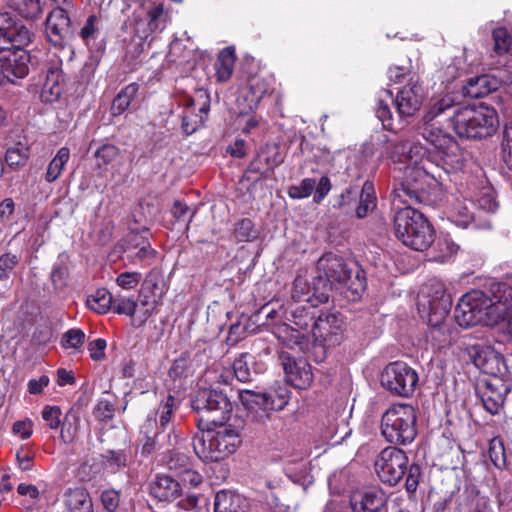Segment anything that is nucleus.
Segmentation results:
<instances>
[{
	"label": "nucleus",
	"instance_id": "obj_47",
	"mask_svg": "<svg viewBox=\"0 0 512 512\" xmlns=\"http://www.w3.org/2000/svg\"><path fill=\"white\" fill-rule=\"evenodd\" d=\"M234 237L239 242H250L258 237V232L254 229L253 222L245 218L236 223Z\"/></svg>",
	"mask_w": 512,
	"mask_h": 512
},
{
	"label": "nucleus",
	"instance_id": "obj_38",
	"mask_svg": "<svg viewBox=\"0 0 512 512\" xmlns=\"http://www.w3.org/2000/svg\"><path fill=\"white\" fill-rule=\"evenodd\" d=\"M460 246L449 235H441L436 242L433 260L438 263H446L452 260L458 253Z\"/></svg>",
	"mask_w": 512,
	"mask_h": 512
},
{
	"label": "nucleus",
	"instance_id": "obj_24",
	"mask_svg": "<svg viewBox=\"0 0 512 512\" xmlns=\"http://www.w3.org/2000/svg\"><path fill=\"white\" fill-rule=\"evenodd\" d=\"M318 270L324 273L323 279L327 281L329 291L334 283L344 284L351 276L343 258L333 253H327L319 259Z\"/></svg>",
	"mask_w": 512,
	"mask_h": 512
},
{
	"label": "nucleus",
	"instance_id": "obj_15",
	"mask_svg": "<svg viewBox=\"0 0 512 512\" xmlns=\"http://www.w3.org/2000/svg\"><path fill=\"white\" fill-rule=\"evenodd\" d=\"M45 33L48 41L58 49L70 47L74 30L67 11L61 7L53 9L46 18Z\"/></svg>",
	"mask_w": 512,
	"mask_h": 512
},
{
	"label": "nucleus",
	"instance_id": "obj_18",
	"mask_svg": "<svg viewBox=\"0 0 512 512\" xmlns=\"http://www.w3.org/2000/svg\"><path fill=\"white\" fill-rule=\"evenodd\" d=\"M29 55L20 48H0V83L3 79L15 82L24 78L28 72Z\"/></svg>",
	"mask_w": 512,
	"mask_h": 512
},
{
	"label": "nucleus",
	"instance_id": "obj_26",
	"mask_svg": "<svg viewBox=\"0 0 512 512\" xmlns=\"http://www.w3.org/2000/svg\"><path fill=\"white\" fill-rule=\"evenodd\" d=\"M150 494L160 502H173L182 494L180 483L167 475H160L150 484Z\"/></svg>",
	"mask_w": 512,
	"mask_h": 512
},
{
	"label": "nucleus",
	"instance_id": "obj_56",
	"mask_svg": "<svg viewBox=\"0 0 512 512\" xmlns=\"http://www.w3.org/2000/svg\"><path fill=\"white\" fill-rule=\"evenodd\" d=\"M99 19L95 15H90L80 30L81 39L88 44L95 40L99 31Z\"/></svg>",
	"mask_w": 512,
	"mask_h": 512
},
{
	"label": "nucleus",
	"instance_id": "obj_53",
	"mask_svg": "<svg viewBox=\"0 0 512 512\" xmlns=\"http://www.w3.org/2000/svg\"><path fill=\"white\" fill-rule=\"evenodd\" d=\"M167 466L169 470L174 471L178 476H180L184 470H187L190 467V460L184 453L173 452L167 460Z\"/></svg>",
	"mask_w": 512,
	"mask_h": 512
},
{
	"label": "nucleus",
	"instance_id": "obj_44",
	"mask_svg": "<svg viewBox=\"0 0 512 512\" xmlns=\"http://www.w3.org/2000/svg\"><path fill=\"white\" fill-rule=\"evenodd\" d=\"M253 325H255V321L252 320V317L242 315L236 323L230 326L228 339L232 342L239 341L246 333H253L256 330Z\"/></svg>",
	"mask_w": 512,
	"mask_h": 512
},
{
	"label": "nucleus",
	"instance_id": "obj_30",
	"mask_svg": "<svg viewBox=\"0 0 512 512\" xmlns=\"http://www.w3.org/2000/svg\"><path fill=\"white\" fill-rule=\"evenodd\" d=\"M475 205L472 200L457 199L448 211V219L458 227L467 228L473 223Z\"/></svg>",
	"mask_w": 512,
	"mask_h": 512
},
{
	"label": "nucleus",
	"instance_id": "obj_11",
	"mask_svg": "<svg viewBox=\"0 0 512 512\" xmlns=\"http://www.w3.org/2000/svg\"><path fill=\"white\" fill-rule=\"evenodd\" d=\"M239 398L247 409V418L255 423L264 424L271 419L273 411L283 410L289 402V391L281 388L278 391L255 392L240 391Z\"/></svg>",
	"mask_w": 512,
	"mask_h": 512
},
{
	"label": "nucleus",
	"instance_id": "obj_7",
	"mask_svg": "<svg viewBox=\"0 0 512 512\" xmlns=\"http://www.w3.org/2000/svg\"><path fill=\"white\" fill-rule=\"evenodd\" d=\"M425 92L422 85L411 79L396 95L394 104L401 117L413 116L422 106ZM393 101L392 92L383 90L376 105V116L387 130H393L392 114L389 102Z\"/></svg>",
	"mask_w": 512,
	"mask_h": 512
},
{
	"label": "nucleus",
	"instance_id": "obj_45",
	"mask_svg": "<svg viewBox=\"0 0 512 512\" xmlns=\"http://www.w3.org/2000/svg\"><path fill=\"white\" fill-rule=\"evenodd\" d=\"M202 114H207V109L203 106L200 108V114L187 109L182 116V130L186 135H191L200 128L204 123Z\"/></svg>",
	"mask_w": 512,
	"mask_h": 512
},
{
	"label": "nucleus",
	"instance_id": "obj_46",
	"mask_svg": "<svg viewBox=\"0 0 512 512\" xmlns=\"http://www.w3.org/2000/svg\"><path fill=\"white\" fill-rule=\"evenodd\" d=\"M33 33L23 24L15 20L6 41L12 42L18 47L29 44L32 40Z\"/></svg>",
	"mask_w": 512,
	"mask_h": 512
},
{
	"label": "nucleus",
	"instance_id": "obj_57",
	"mask_svg": "<svg viewBox=\"0 0 512 512\" xmlns=\"http://www.w3.org/2000/svg\"><path fill=\"white\" fill-rule=\"evenodd\" d=\"M247 354H241L233 362V372L237 380L247 382L250 380L251 372L247 362Z\"/></svg>",
	"mask_w": 512,
	"mask_h": 512
},
{
	"label": "nucleus",
	"instance_id": "obj_8",
	"mask_svg": "<svg viewBox=\"0 0 512 512\" xmlns=\"http://www.w3.org/2000/svg\"><path fill=\"white\" fill-rule=\"evenodd\" d=\"M417 414L409 404L390 406L381 418V434L392 444L406 445L414 441L417 435Z\"/></svg>",
	"mask_w": 512,
	"mask_h": 512
},
{
	"label": "nucleus",
	"instance_id": "obj_9",
	"mask_svg": "<svg viewBox=\"0 0 512 512\" xmlns=\"http://www.w3.org/2000/svg\"><path fill=\"white\" fill-rule=\"evenodd\" d=\"M219 426L218 430L208 429L195 437L193 448L200 459L218 462L234 453L240 444V436L235 429L223 424Z\"/></svg>",
	"mask_w": 512,
	"mask_h": 512
},
{
	"label": "nucleus",
	"instance_id": "obj_64",
	"mask_svg": "<svg viewBox=\"0 0 512 512\" xmlns=\"http://www.w3.org/2000/svg\"><path fill=\"white\" fill-rule=\"evenodd\" d=\"M141 280V274L138 272H123L118 275L116 282L123 289L135 288Z\"/></svg>",
	"mask_w": 512,
	"mask_h": 512
},
{
	"label": "nucleus",
	"instance_id": "obj_62",
	"mask_svg": "<svg viewBox=\"0 0 512 512\" xmlns=\"http://www.w3.org/2000/svg\"><path fill=\"white\" fill-rule=\"evenodd\" d=\"M407 476L405 481V488L408 493H414L417 490L419 479L421 477V469L417 464L407 466Z\"/></svg>",
	"mask_w": 512,
	"mask_h": 512
},
{
	"label": "nucleus",
	"instance_id": "obj_5",
	"mask_svg": "<svg viewBox=\"0 0 512 512\" xmlns=\"http://www.w3.org/2000/svg\"><path fill=\"white\" fill-rule=\"evenodd\" d=\"M450 122L459 137L480 139L496 131L498 116L493 108L484 104L467 105L457 107Z\"/></svg>",
	"mask_w": 512,
	"mask_h": 512
},
{
	"label": "nucleus",
	"instance_id": "obj_50",
	"mask_svg": "<svg viewBox=\"0 0 512 512\" xmlns=\"http://www.w3.org/2000/svg\"><path fill=\"white\" fill-rule=\"evenodd\" d=\"M103 463L115 472L127 464V453L124 450H109L102 455Z\"/></svg>",
	"mask_w": 512,
	"mask_h": 512
},
{
	"label": "nucleus",
	"instance_id": "obj_52",
	"mask_svg": "<svg viewBox=\"0 0 512 512\" xmlns=\"http://www.w3.org/2000/svg\"><path fill=\"white\" fill-rule=\"evenodd\" d=\"M29 158V149L25 146H15L7 150L5 160L10 167L23 165Z\"/></svg>",
	"mask_w": 512,
	"mask_h": 512
},
{
	"label": "nucleus",
	"instance_id": "obj_17",
	"mask_svg": "<svg viewBox=\"0 0 512 512\" xmlns=\"http://www.w3.org/2000/svg\"><path fill=\"white\" fill-rule=\"evenodd\" d=\"M344 321L335 313H321L313 323L311 334L315 341L327 347L339 345L343 338Z\"/></svg>",
	"mask_w": 512,
	"mask_h": 512
},
{
	"label": "nucleus",
	"instance_id": "obj_61",
	"mask_svg": "<svg viewBox=\"0 0 512 512\" xmlns=\"http://www.w3.org/2000/svg\"><path fill=\"white\" fill-rule=\"evenodd\" d=\"M502 158L507 167L512 170V125L507 126L502 141Z\"/></svg>",
	"mask_w": 512,
	"mask_h": 512
},
{
	"label": "nucleus",
	"instance_id": "obj_55",
	"mask_svg": "<svg viewBox=\"0 0 512 512\" xmlns=\"http://www.w3.org/2000/svg\"><path fill=\"white\" fill-rule=\"evenodd\" d=\"M316 186L315 179L306 178L301 181L297 186H292L289 189V196L294 199L306 198L311 195Z\"/></svg>",
	"mask_w": 512,
	"mask_h": 512
},
{
	"label": "nucleus",
	"instance_id": "obj_14",
	"mask_svg": "<svg viewBox=\"0 0 512 512\" xmlns=\"http://www.w3.org/2000/svg\"><path fill=\"white\" fill-rule=\"evenodd\" d=\"M408 457L397 447H386L375 461V471L379 479L386 484L395 485L405 475Z\"/></svg>",
	"mask_w": 512,
	"mask_h": 512
},
{
	"label": "nucleus",
	"instance_id": "obj_48",
	"mask_svg": "<svg viewBox=\"0 0 512 512\" xmlns=\"http://www.w3.org/2000/svg\"><path fill=\"white\" fill-rule=\"evenodd\" d=\"M148 25L151 31H162L166 26L167 14L162 4H154L148 10Z\"/></svg>",
	"mask_w": 512,
	"mask_h": 512
},
{
	"label": "nucleus",
	"instance_id": "obj_2",
	"mask_svg": "<svg viewBox=\"0 0 512 512\" xmlns=\"http://www.w3.org/2000/svg\"><path fill=\"white\" fill-rule=\"evenodd\" d=\"M489 292L491 295L472 290L462 296L454 311L459 326L493 325L506 317L512 308V289L505 283H494Z\"/></svg>",
	"mask_w": 512,
	"mask_h": 512
},
{
	"label": "nucleus",
	"instance_id": "obj_3",
	"mask_svg": "<svg viewBox=\"0 0 512 512\" xmlns=\"http://www.w3.org/2000/svg\"><path fill=\"white\" fill-rule=\"evenodd\" d=\"M452 300L444 284L432 280L425 284L418 294L417 310L421 319L429 326V337L438 348L450 345L453 340L449 312Z\"/></svg>",
	"mask_w": 512,
	"mask_h": 512
},
{
	"label": "nucleus",
	"instance_id": "obj_36",
	"mask_svg": "<svg viewBox=\"0 0 512 512\" xmlns=\"http://www.w3.org/2000/svg\"><path fill=\"white\" fill-rule=\"evenodd\" d=\"M138 90L139 85L137 83H130L125 86L113 99L110 108L111 115L119 116L123 114L136 97Z\"/></svg>",
	"mask_w": 512,
	"mask_h": 512
},
{
	"label": "nucleus",
	"instance_id": "obj_39",
	"mask_svg": "<svg viewBox=\"0 0 512 512\" xmlns=\"http://www.w3.org/2000/svg\"><path fill=\"white\" fill-rule=\"evenodd\" d=\"M70 159V150L67 147L60 148L50 161L44 179L48 183L56 181L62 174L65 165Z\"/></svg>",
	"mask_w": 512,
	"mask_h": 512
},
{
	"label": "nucleus",
	"instance_id": "obj_31",
	"mask_svg": "<svg viewBox=\"0 0 512 512\" xmlns=\"http://www.w3.org/2000/svg\"><path fill=\"white\" fill-rule=\"evenodd\" d=\"M157 304L158 301L153 295L142 291L139 294V299L136 301L135 312L131 319L132 325L134 327L143 326L155 312Z\"/></svg>",
	"mask_w": 512,
	"mask_h": 512
},
{
	"label": "nucleus",
	"instance_id": "obj_29",
	"mask_svg": "<svg viewBox=\"0 0 512 512\" xmlns=\"http://www.w3.org/2000/svg\"><path fill=\"white\" fill-rule=\"evenodd\" d=\"M497 88L498 83L495 79L488 75H480L471 77L466 85L462 87V93L470 98H481L497 90Z\"/></svg>",
	"mask_w": 512,
	"mask_h": 512
},
{
	"label": "nucleus",
	"instance_id": "obj_6",
	"mask_svg": "<svg viewBox=\"0 0 512 512\" xmlns=\"http://www.w3.org/2000/svg\"><path fill=\"white\" fill-rule=\"evenodd\" d=\"M396 237L415 251L428 249L435 240V231L427 218L419 211L405 207L394 217Z\"/></svg>",
	"mask_w": 512,
	"mask_h": 512
},
{
	"label": "nucleus",
	"instance_id": "obj_43",
	"mask_svg": "<svg viewBox=\"0 0 512 512\" xmlns=\"http://www.w3.org/2000/svg\"><path fill=\"white\" fill-rule=\"evenodd\" d=\"M176 407L177 404L175 397L172 395H168L164 400L161 401L155 413V417H149L152 419H156L157 424L159 423V427L164 430L167 424L170 423L173 411L176 409Z\"/></svg>",
	"mask_w": 512,
	"mask_h": 512
},
{
	"label": "nucleus",
	"instance_id": "obj_33",
	"mask_svg": "<svg viewBox=\"0 0 512 512\" xmlns=\"http://www.w3.org/2000/svg\"><path fill=\"white\" fill-rule=\"evenodd\" d=\"M235 53L231 47L222 49L215 62V75L220 82L228 81L233 73L235 64Z\"/></svg>",
	"mask_w": 512,
	"mask_h": 512
},
{
	"label": "nucleus",
	"instance_id": "obj_60",
	"mask_svg": "<svg viewBox=\"0 0 512 512\" xmlns=\"http://www.w3.org/2000/svg\"><path fill=\"white\" fill-rule=\"evenodd\" d=\"M136 301L130 297L116 298L113 301V310L118 314H124L132 318L135 312Z\"/></svg>",
	"mask_w": 512,
	"mask_h": 512
},
{
	"label": "nucleus",
	"instance_id": "obj_25",
	"mask_svg": "<svg viewBox=\"0 0 512 512\" xmlns=\"http://www.w3.org/2000/svg\"><path fill=\"white\" fill-rule=\"evenodd\" d=\"M385 501L384 492L378 488L355 492L350 500L354 512H379Z\"/></svg>",
	"mask_w": 512,
	"mask_h": 512
},
{
	"label": "nucleus",
	"instance_id": "obj_37",
	"mask_svg": "<svg viewBox=\"0 0 512 512\" xmlns=\"http://www.w3.org/2000/svg\"><path fill=\"white\" fill-rule=\"evenodd\" d=\"M275 336L286 346L293 348L295 345L301 346L309 335L300 331L296 327L283 323L274 330Z\"/></svg>",
	"mask_w": 512,
	"mask_h": 512
},
{
	"label": "nucleus",
	"instance_id": "obj_27",
	"mask_svg": "<svg viewBox=\"0 0 512 512\" xmlns=\"http://www.w3.org/2000/svg\"><path fill=\"white\" fill-rule=\"evenodd\" d=\"M498 384L488 382L485 390L481 394V401L484 409L491 415L498 414L504 405L505 395L509 392V388L501 380H497Z\"/></svg>",
	"mask_w": 512,
	"mask_h": 512
},
{
	"label": "nucleus",
	"instance_id": "obj_12",
	"mask_svg": "<svg viewBox=\"0 0 512 512\" xmlns=\"http://www.w3.org/2000/svg\"><path fill=\"white\" fill-rule=\"evenodd\" d=\"M192 408L202 419L215 426L224 424L232 410L227 396L221 391L210 388H200L192 400Z\"/></svg>",
	"mask_w": 512,
	"mask_h": 512
},
{
	"label": "nucleus",
	"instance_id": "obj_34",
	"mask_svg": "<svg viewBox=\"0 0 512 512\" xmlns=\"http://www.w3.org/2000/svg\"><path fill=\"white\" fill-rule=\"evenodd\" d=\"M61 79L62 75L59 69L52 68L48 70L46 80L41 91V98L43 101L51 103L60 97L62 93V86L60 84Z\"/></svg>",
	"mask_w": 512,
	"mask_h": 512
},
{
	"label": "nucleus",
	"instance_id": "obj_51",
	"mask_svg": "<svg viewBox=\"0 0 512 512\" xmlns=\"http://www.w3.org/2000/svg\"><path fill=\"white\" fill-rule=\"evenodd\" d=\"M494 49L498 54L512 52V36L505 28H497L493 31Z\"/></svg>",
	"mask_w": 512,
	"mask_h": 512
},
{
	"label": "nucleus",
	"instance_id": "obj_19",
	"mask_svg": "<svg viewBox=\"0 0 512 512\" xmlns=\"http://www.w3.org/2000/svg\"><path fill=\"white\" fill-rule=\"evenodd\" d=\"M357 198H359V203L356 208V215L358 218H365L377 206L374 184L365 181L361 190L357 187L346 188L340 195L339 205H350Z\"/></svg>",
	"mask_w": 512,
	"mask_h": 512
},
{
	"label": "nucleus",
	"instance_id": "obj_1",
	"mask_svg": "<svg viewBox=\"0 0 512 512\" xmlns=\"http://www.w3.org/2000/svg\"><path fill=\"white\" fill-rule=\"evenodd\" d=\"M489 292L491 295L472 290L462 296L454 311L459 326L493 325L506 317L512 308V289L505 283H494Z\"/></svg>",
	"mask_w": 512,
	"mask_h": 512
},
{
	"label": "nucleus",
	"instance_id": "obj_21",
	"mask_svg": "<svg viewBox=\"0 0 512 512\" xmlns=\"http://www.w3.org/2000/svg\"><path fill=\"white\" fill-rule=\"evenodd\" d=\"M268 86L264 79L253 77L239 89L236 106L238 114H248L254 111L261 99L267 93Z\"/></svg>",
	"mask_w": 512,
	"mask_h": 512
},
{
	"label": "nucleus",
	"instance_id": "obj_41",
	"mask_svg": "<svg viewBox=\"0 0 512 512\" xmlns=\"http://www.w3.org/2000/svg\"><path fill=\"white\" fill-rule=\"evenodd\" d=\"M315 320L316 319L314 314L309 312L306 307H302L301 309L296 308L294 311H292V319L290 320V325L296 327L305 334L310 335Z\"/></svg>",
	"mask_w": 512,
	"mask_h": 512
},
{
	"label": "nucleus",
	"instance_id": "obj_54",
	"mask_svg": "<svg viewBox=\"0 0 512 512\" xmlns=\"http://www.w3.org/2000/svg\"><path fill=\"white\" fill-rule=\"evenodd\" d=\"M85 334L80 329H70L62 337V346L65 349L78 350L84 343Z\"/></svg>",
	"mask_w": 512,
	"mask_h": 512
},
{
	"label": "nucleus",
	"instance_id": "obj_40",
	"mask_svg": "<svg viewBox=\"0 0 512 512\" xmlns=\"http://www.w3.org/2000/svg\"><path fill=\"white\" fill-rule=\"evenodd\" d=\"M113 301L106 289H99L88 297L87 306L98 314H104L113 306Z\"/></svg>",
	"mask_w": 512,
	"mask_h": 512
},
{
	"label": "nucleus",
	"instance_id": "obj_49",
	"mask_svg": "<svg viewBox=\"0 0 512 512\" xmlns=\"http://www.w3.org/2000/svg\"><path fill=\"white\" fill-rule=\"evenodd\" d=\"M154 427H157V420L147 417V420L141 429V434H143V438L140 440L142 442V452L145 454H150L155 448V437L158 434V432H155L153 435H150L151 430Z\"/></svg>",
	"mask_w": 512,
	"mask_h": 512
},
{
	"label": "nucleus",
	"instance_id": "obj_4",
	"mask_svg": "<svg viewBox=\"0 0 512 512\" xmlns=\"http://www.w3.org/2000/svg\"><path fill=\"white\" fill-rule=\"evenodd\" d=\"M397 184L393 190L395 199H399L402 203L410 201H422L423 197L428 193V188L433 184L442 183V173L440 168L435 165L430 157L422 156L419 160H415L406 164L399 175L396 177Z\"/></svg>",
	"mask_w": 512,
	"mask_h": 512
},
{
	"label": "nucleus",
	"instance_id": "obj_23",
	"mask_svg": "<svg viewBox=\"0 0 512 512\" xmlns=\"http://www.w3.org/2000/svg\"><path fill=\"white\" fill-rule=\"evenodd\" d=\"M384 153L393 162L408 164L425 156L426 150L420 143L409 144L403 139L395 138L386 140Z\"/></svg>",
	"mask_w": 512,
	"mask_h": 512
},
{
	"label": "nucleus",
	"instance_id": "obj_10",
	"mask_svg": "<svg viewBox=\"0 0 512 512\" xmlns=\"http://www.w3.org/2000/svg\"><path fill=\"white\" fill-rule=\"evenodd\" d=\"M458 98L457 95L451 93L436 99L431 103L422 119L416 124L415 132L431 146L430 148H425V157H429L430 153L437 152L447 142H451L453 137L436 126L434 120L446 110L454 107L458 102Z\"/></svg>",
	"mask_w": 512,
	"mask_h": 512
},
{
	"label": "nucleus",
	"instance_id": "obj_28",
	"mask_svg": "<svg viewBox=\"0 0 512 512\" xmlns=\"http://www.w3.org/2000/svg\"><path fill=\"white\" fill-rule=\"evenodd\" d=\"M474 364L486 374L501 373L502 358L489 347H474Z\"/></svg>",
	"mask_w": 512,
	"mask_h": 512
},
{
	"label": "nucleus",
	"instance_id": "obj_63",
	"mask_svg": "<svg viewBox=\"0 0 512 512\" xmlns=\"http://www.w3.org/2000/svg\"><path fill=\"white\" fill-rule=\"evenodd\" d=\"M119 154V149L112 144H105L101 146L95 152V156L98 161H101L103 164H109L116 159Z\"/></svg>",
	"mask_w": 512,
	"mask_h": 512
},
{
	"label": "nucleus",
	"instance_id": "obj_16",
	"mask_svg": "<svg viewBox=\"0 0 512 512\" xmlns=\"http://www.w3.org/2000/svg\"><path fill=\"white\" fill-rule=\"evenodd\" d=\"M292 298L297 302H306L311 308L326 303L329 299V285L321 275L310 283L305 277L297 276L293 283Z\"/></svg>",
	"mask_w": 512,
	"mask_h": 512
},
{
	"label": "nucleus",
	"instance_id": "obj_13",
	"mask_svg": "<svg viewBox=\"0 0 512 512\" xmlns=\"http://www.w3.org/2000/svg\"><path fill=\"white\" fill-rule=\"evenodd\" d=\"M380 382L383 388L401 397H409L415 391L418 375L414 369L404 362L388 364L381 373Z\"/></svg>",
	"mask_w": 512,
	"mask_h": 512
},
{
	"label": "nucleus",
	"instance_id": "obj_35",
	"mask_svg": "<svg viewBox=\"0 0 512 512\" xmlns=\"http://www.w3.org/2000/svg\"><path fill=\"white\" fill-rule=\"evenodd\" d=\"M283 162V157L277 146L268 147L266 151L259 155L258 159L251 163V169L260 174L273 170Z\"/></svg>",
	"mask_w": 512,
	"mask_h": 512
},
{
	"label": "nucleus",
	"instance_id": "obj_58",
	"mask_svg": "<svg viewBox=\"0 0 512 512\" xmlns=\"http://www.w3.org/2000/svg\"><path fill=\"white\" fill-rule=\"evenodd\" d=\"M19 263L17 255L6 253L0 256V280L8 279L10 272Z\"/></svg>",
	"mask_w": 512,
	"mask_h": 512
},
{
	"label": "nucleus",
	"instance_id": "obj_42",
	"mask_svg": "<svg viewBox=\"0 0 512 512\" xmlns=\"http://www.w3.org/2000/svg\"><path fill=\"white\" fill-rule=\"evenodd\" d=\"M239 496L230 492L219 491L215 495L214 510L215 512H241L239 510Z\"/></svg>",
	"mask_w": 512,
	"mask_h": 512
},
{
	"label": "nucleus",
	"instance_id": "obj_22",
	"mask_svg": "<svg viewBox=\"0 0 512 512\" xmlns=\"http://www.w3.org/2000/svg\"><path fill=\"white\" fill-rule=\"evenodd\" d=\"M282 365L286 374L287 381L297 389H307L313 382V373L310 364L304 360H295L289 355H281Z\"/></svg>",
	"mask_w": 512,
	"mask_h": 512
},
{
	"label": "nucleus",
	"instance_id": "obj_20",
	"mask_svg": "<svg viewBox=\"0 0 512 512\" xmlns=\"http://www.w3.org/2000/svg\"><path fill=\"white\" fill-rule=\"evenodd\" d=\"M429 157L430 160H433V167L435 168V165H437L440 168L442 182L444 176L461 170L465 162V155L454 138L437 152L430 153Z\"/></svg>",
	"mask_w": 512,
	"mask_h": 512
},
{
	"label": "nucleus",
	"instance_id": "obj_32",
	"mask_svg": "<svg viewBox=\"0 0 512 512\" xmlns=\"http://www.w3.org/2000/svg\"><path fill=\"white\" fill-rule=\"evenodd\" d=\"M63 501L69 512H93L90 496L83 488L68 489Z\"/></svg>",
	"mask_w": 512,
	"mask_h": 512
},
{
	"label": "nucleus",
	"instance_id": "obj_59",
	"mask_svg": "<svg viewBox=\"0 0 512 512\" xmlns=\"http://www.w3.org/2000/svg\"><path fill=\"white\" fill-rule=\"evenodd\" d=\"M261 118L255 114H239L237 124L244 134H249L260 124Z\"/></svg>",
	"mask_w": 512,
	"mask_h": 512
}]
</instances>
